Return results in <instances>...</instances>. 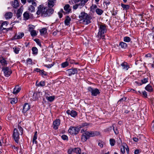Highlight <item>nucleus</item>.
Here are the masks:
<instances>
[{
  "instance_id": "nucleus-1",
  "label": "nucleus",
  "mask_w": 154,
  "mask_h": 154,
  "mask_svg": "<svg viewBox=\"0 0 154 154\" xmlns=\"http://www.w3.org/2000/svg\"><path fill=\"white\" fill-rule=\"evenodd\" d=\"M54 12L53 8H49L48 7H40L37 11L36 14L38 15H40L43 17H47L51 15Z\"/></svg>"
},
{
  "instance_id": "nucleus-2",
  "label": "nucleus",
  "mask_w": 154,
  "mask_h": 154,
  "mask_svg": "<svg viewBox=\"0 0 154 154\" xmlns=\"http://www.w3.org/2000/svg\"><path fill=\"white\" fill-rule=\"evenodd\" d=\"M79 18L82 21V23L85 25H88L91 23L92 17L84 12H81L79 15Z\"/></svg>"
},
{
  "instance_id": "nucleus-3",
  "label": "nucleus",
  "mask_w": 154,
  "mask_h": 154,
  "mask_svg": "<svg viewBox=\"0 0 154 154\" xmlns=\"http://www.w3.org/2000/svg\"><path fill=\"white\" fill-rule=\"evenodd\" d=\"M18 129L20 131V134L22 135L23 133V129L20 126L18 127ZM18 129L15 128L14 129L12 137L16 143H18L19 139V134Z\"/></svg>"
},
{
  "instance_id": "nucleus-4",
  "label": "nucleus",
  "mask_w": 154,
  "mask_h": 154,
  "mask_svg": "<svg viewBox=\"0 0 154 154\" xmlns=\"http://www.w3.org/2000/svg\"><path fill=\"white\" fill-rule=\"evenodd\" d=\"M88 0H72L76 4L73 6V9L76 10L79 8L80 9L83 7Z\"/></svg>"
},
{
  "instance_id": "nucleus-5",
  "label": "nucleus",
  "mask_w": 154,
  "mask_h": 154,
  "mask_svg": "<svg viewBox=\"0 0 154 154\" xmlns=\"http://www.w3.org/2000/svg\"><path fill=\"white\" fill-rule=\"evenodd\" d=\"M99 32L98 33V36L99 38L103 39L104 38V34L107 31L106 25L104 24L101 23L99 25Z\"/></svg>"
},
{
  "instance_id": "nucleus-6",
  "label": "nucleus",
  "mask_w": 154,
  "mask_h": 154,
  "mask_svg": "<svg viewBox=\"0 0 154 154\" xmlns=\"http://www.w3.org/2000/svg\"><path fill=\"white\" fill-rule=\"evenodd\" d=\"M80 130L77 127H71L68 130L69 133L71 135H74L77 134Z\"/></svg>"
},
{
  "instance_id": "nucleus-7",
  "label": "nucleus",
  "mask_w": 154,
  "mask_h": 154,
  "mask_svg": "<svg viewBox=\"0 0 154 154\" xmlns=\"http://www.w3.org/2000/svg\"><path fill=\"white\" fill-rule=\"evenodd\" d=\"M88 89V91L91 93V95L93 96H96L100 93L99 90L97 88L94 89L91 87H89Z\"/></svg>"
},
{
  "instance_id": "nucleus-8",
  "label": "nucleus",
  "mask_w": 154,
  "mask_h": 154,
  "mask_svg": "<svg viewBox=\"0 0 154 154\" xmlns=\"http://www.w3.org/2000/svg\"><path fill=\"white\" fill-rule=\"evenodd\" d=\"M2 71L4 73L5 76L6 77L9 76L12 73V71L11 70L7 67L2 68Z\"/></svg>"
},
{
  "instance_id": "nucleus-9",
  "label": "nucleus",
  "mask_w": 154,
  "mask_h": 154,
  "mask_svg": "<svg viewBox=\"0 0 154 154\" xmlns=\"http://www.w3.org/2000/svg\"><path fill=\"white\" fill-rule=\"evenodd\" d=\"M85 135H87L89 138L91 137H94L96 136H98L100 134L99 132L97 131H85Z\"/></svg>"
},
{
  "instance_id": "nucleus-10",
  "label": "nucleus",
  "mask_w": 154,
  "mask_h": 154,
  "mask_svg": "<svg viewBox=\"0 0 154 154\" xmlns=\"http://www.w3.org/2000/svg\"><path fill=\"white\" fill-rule=\"evenodd\" d=\"M66 71L68 72L69 76H71L72 75L77 74L78 72L77 69L75 68H72V69H68L66 70Z\"/></svg>"
},
{
  "instance_id": "nucleus-11",
  "label": "nucleus",
  "mask_w": 154,
  "mask_h": 154,
  "mask_svg": "<svg viewBox=\"0 0 154 154\" xmlns=\"http://www.w3.org/2000/svg\"><path fill=\"white\" fill-rule=\"evenodd\" d=\"M8 25L7 22L6 21L3 22L1 24V29L2 30L6 29L7 31L11 30L12 28H6V27Z\"/></svg>"
},
{
  "instance_id": "nucleus-12",
  "label": "nucleus",
  "mask_w": 154,
  "mask_h": 154,
  "mask_svg": "<svg viewBox=\"0 0 154 154\" xmlns=\"http://www.w3.org/2000/svg\"><path fill=\"white\" fill-rule=\"evenodd\" d=\"M56 0H48V6L50 8H52L54 5Z\"/></svg>"
},
{
  "instance_id": "nucleus-13",
  "label": "nucleus",
  "mask_w": 154,
  "mask_h": 154,
  "mask_svg": "<svg viewBox=\"0 0 154 154\" xmlns=\"http://www.w3.org/2000/svg\"><path fill=\"white\" fill-rule=\"evenodd\" d=\"M30 108V106L28 103H25L23 106L22 112L25 113Z\"/></svg>"
},
{
  "instance_id": "nucleus-14",
  "label": "nucleus",
  "mask_w": 154,
  "mask_h": 154,
  "mask_svg": "<svg viewBox=\"0 0 154 154\" xmlns=\"http://www.w3.org/2000/svg\"><path fill=\"white\" fill-rule=\"evenodd\" d=\"M66 112L68 115H70L71 116L73 117H75L77 115L76 112L73 110L70 111L69 110L66 111Z\"/></svg>"
},
{
  "instance_id": "nucleus-15",
  "label": "nucleus",
  "mask_w": 154,
  "mask_h": 154,
  "mask_svg": "<svg viewBox=\"0 0 154 154\" xmlns=\"http://www.w3.org/2000/svg\"><path fill=\"white\" fill-rule=\"evenodd\" d=\"M60 124V121L59 119H56L53 122V125H54V128L55 129H58V126Z\"/></svg>"
},
{
  "instance_id": "nucleus-16",
  "label": "nucleus",
  "mask_w": 154,
  "mask_h": 154,
  "mask_svg": "<svg viewBox=\"0 0 154 154\" xmlns=\"http://www.w3.org/2000/svg\"><path fill=\"white\" fill-rule=\"evenodd\" d=\"M24 35L23 32H19L16 33L14 37L15 39H19L21 38Z\"/></svg>"
},
{
  "instance_id": "nucleus-17",
  "label": "nucleus",
  "mask_w": 154,
  "mask_h": 154,
  "mask_svg": "<svg viewBox=\"0 0 154 154\" xmlns=\"http://www.w3.org/2000/svg\"><path fill=\"white\" fill-rule=\"evenodd\" d=\"M121 65L123 69H125L127 70H128L129 68V66L128 63L126 62H124L122 63L121 64Z\"/></svg>"
},
{
  "instance_id": "nucleus-18",
  "label": "nucleus",
  "mask_w": 154,
  "mask_h": 154,
  "mask_svg": "<svg viewBox=\"0 0 154 154\" xmlns=\"http://www.w3.org/2000/svg\"><path fill=\"white\" fill-rule=\"evenodd\" d=\"M145 89L149 92H152L153 91V89L152 86L149 84L147 85L145 88Z\"/></svg>"
},
{
  "instance_id": "nucleus-19",
  "label": "nucleus",
  "mask_w": 154,
  "mask_h": 154,
  "mask_svg": "<svg viewBox=\"0 0 154 154\" xmlns=\"http://www.w3.org/2000/svg\"><path fill=\"white\" fill-rule=\"evenodd\" d=\"M64 9L66 12L68 13H70L71 11L70 5L69 4L66 5L64 7Z\"/></svg>"
},
{
  "instance_id": "nucleus-20",
  "label": "nucleus",
  "mask_w": 154,
  "mask_h": 154,
  "mask_svg": "<svg viewBox=\"0 0 154 154\" xmlns=\"http://www.w3.org/2000/svg\"><path fill=\"white\" fill-rule=\"evenodd\" d=\"M127 147H125L124 146H122L121 148V151L122 153H124L125 152V150H126V152L128 153H129V150L127 145Z\"/></svg>"
},
{
  "instance_id": "nucleus-21",
  "label": "nucleus",
  "mask_w": 154,
  "mask_h": 154,
  "mask_svg": "<svg viewBox=\"0 0 154 154\" xmlns=\"http://www.w3.org/2000/svg\"><path fill=\"white\" fill-rule=\"evenodd\" d=\"M21 90V88L18 85H17L14 88L13 93L15 94L18 93Z\"/></svg>"
},
{
  "instance_id": "nucleus-22",
  "label": "nucleus",
  "mask_w": 154,
  "mask_h": 154,
  "mask_svg": "<svg viewBox=\"0 0 154 154\" xmlns=\"http://www.w3.org/2000/svg\"><path fill=\"white\" fill-rule=\"evenodd\" d=\"M85 131L82 135L81 140L83 142H85L89 138L88 136L85 135Z\"/></svg>"
},
{
  "instance_id": "nucleus-23",
  "label": "nucleus",
  "mask_w": 154,
  "mask_h": 154,
  "mask_svg": "<svg viewBox=\"0 0 154 154\" xmlns=\"http://www.w3.org/2000/svg\"><path fill=\"white\" fill-rule=\"evenodd\" d=\"M71 20V18L69 16H67L64 21V23L66 25L68 26L70 23V22Z\"/></svg>"
},
{
  "instance_id": "nucleus-24",
  "label": "nucleus",
  "mask_w": 154,
  "mask_h": 154,
  "mask_svg": "<svg viewBox=\"0 0 154 154\" xmlns=\"http://www.w3.org/2000/svg\"><path fill=\"white\" fill-rule=\"evenodd\" d=\"M23 16L25 20H27L29 18V14L27 11L25 12L23 14Z\"/></svg>"
},
{
  "instance_id": "nucleus-25",
  "label": "nucleus",
  "mask_w": 154,
  "mask_h": 154,
  "mask_svg": "<svg viewBox=\"0 0 154 154\" xmlns=\"http://www.w3.org/2000/svg\"><path fill=\"white\" fill-rule=\"evenodd\" d=\"M13 16V13L10 12L6 13L5 15V17L7 19H10Z\"/></svg>"
},
{
  "instance_id": "nucleus-26",
  "label": "nucleus",
  "mask_w": 154,
  "mask_h": 154,
  "mask_svg": "<svg viewBox=\"0 0 154 154\" xmlns=\"http://www.w3.org/2000/svg\"><path fill=\"white\" fill-rule=\"evenodd\" d=\"M119 46H120L122 48L124 49H125L127 47V44L122 42H120Z\"/></svg>"
},
{
  "instance_id": "nucleus-27",
  "label": "nucleus",
  "mask_w": 154,
  "mask_h": 154,
  "mask_svg": "<svg viewBox=\"0 0 154 154\" xmlns=\"http://www.w3.org/2000/svg\"><path fill=\"white\" fill-rule=\"evenodd\" d=\"M10 101L12 104H15L17 102V99L16 97L11 98L10 99Z\"/></svg>"
},
{
  "instance_id": "nucleus-28",
  "label": "nucleus",
  "mask_w": 154,
  "mask_h": 154,
  "mask_svg": "<svg viewBox=\"0 0 154 154\" xmlns=\"http://www.w3.org/2000/svg\"><path fill=\"white\" fill-rule=\"evenodd\" d=\"M0 63L3 66H7L8 63L7 61L4 58L1 60Z\"/></svg>"
},
{
  "instance_id": "nucleus-29",
  "label": "nucleus",
  "mask_w": 154,
  "mask_h": 154,
  "mask_svg": "<svg viewBox=\"0 0 154 154\" xmlns=\"http://www.w3.org/2000/svg\"><path fill=\"white\" fill-rule=\"evenodd\" d=\"M19 5V2L17 0H14V2L13 4V6L14 8H16Z\"/></svg>"
},
{
  "instance_id": "nucleus-30",
  "label": "nucleus",
  "mask_w": 154,
  "mask_h": 154,
  "mask_svg": "<svg viewBox=\"0 0 154 154\" xmlns=\"http://www.w3.org/2000/svg\"><path fill=\"white\" fill-rule=\"evenodd\" d=\"M40 32L41 35H44L47 32V29L45 28H43L40 29Z\"/></svg>"
},
{
  "instance_id": "nucleus-31",
  "label": "nucleus",
  "mask_w": 154,
  "mask_h": 154,
  "mask_svg": "<svg viewBox=\"0 0 154 154\" xmlns=\"http://www.w3.org/2000/svg\"><path fill=\"white\" fill-rule=\"evenodd\" d=\"M22 11H23L21 9H19L17 10L16 14L17 17V18H19L20 17L22 14Z\"/></svg>"
},
{
  "instance_id": "nucleus-32",
  "label": "nucleus",
  "mask_w": 154,
  "mask_h": 154,
  "mask_svg": "<svg viewBox=\"0 0 154 154\" xmlns=\"http://www.w3.org/2000/svg\"><path fill=\"white\" fill-rule=\"evenodd\" d=\"M74 152L76 153L77 154H82L81 149L79 148H76L74 149Z\"/></svg>"
},
{
  "instance_id": "nucleus-33",
  "label": "nucleus",
  "mask_w": 154,
  "mask_h": 154,
  "mask_svg": "<svg viewBox=\"0 0 154 154\" xmlns=\"http://www.w3.org/2000/svg\"><path fill=\"white\" fill-rule=\"evenodd\" d=\"M96 13L99 15H101L103 13V11L99 8H97L96 9Z\"/></svg>"
},
{
  "instance_id": "nucleus-34",
  "label": "nucleus",
  "mask_w": 154,
  "mask_h": 154,
  "mask_svg": "<svg viewBox=\"0 0 154 154\" xmlns=\"http://www.w3.org/2000/svg\"><path fill=\"white\" fill-rule=\"evenodd\" d=\"M32 50L33 54L36 55L38 54V49L36 47H33L32 48Z\"/></svg>"
},
{
  "instance_id": "nucleus-35",
  "label": "nucleus",
  "mask_w": 154,
  "mask_h": 154,
  "mask_svg": "<svg viewBox=\"0 0 154 154\" xmlns=\"http://www.w3.org/2000/svg\"><path fill=\"white\" fill-rule=\"evenodd\" d=\"M36 6L34 5H31L29 7L28 10L31 12H34L35 11V7Z\"/></svg>"
},
{
  "instance_id": "nucleus-36",
  "label": "nucleus",
  "mask_w": 154,
  "mask_h": 154,
  "mask_svg": "<svg viewBox=\"0 0 154 154\" xmlns=\"http://www.w3.org/2000/svg\"><path fill=\"white\" fill-rule=\"evenodd\" d=\"M46 99L50 102L53 101L55 99V96H54L47 97H46Z\"/></svg>"
},
{
  "instance_id": "nucleus-37",
  "label": "nucleus",
  "mask_w": 154,
  "mask_h": 154,
  "mask_svg": "<svg viewBox=\"0 0 154 154\" xmlns=\"http://www.w3.org/2000/svg\"><path fill=\"white\" fill-rule=\"evenodd\" d=\"M97 6L95 4H92L90 7V11L93 12H94L95 9L97 8Z\"/></svg>"
},
{
  "instance_id": "nucleus-38",
  "label": "nucleus",
  "mask_w": 154,
  "mask_h": 154,
  "mask_svg": "<svg viewBox=\"0 0 154 154\" xmlns=\"http://www.w3.org/2000/svg\"><path fill=\"white\" fill-rule=\"evenodd\" d=\"M148 77L144 78L143 79L141 80V82L142 85L143 84H146L148 82Z\"/></svg>"
},
{
  "instance_id": "nucleus-39",
  "label": "nucleus",
  "mask_w": 154,
  "mask_h": 154,
  "mask_svg": "<svg viewBox=\"0 0 154 154\" xmlns=\"http://www.w3.org/2000/svg\"><path fill=\"white\" fill-rule=\"evenodd\" d=\"M121 6L124 10H127L129 8V6L128 5H124L123 4H121Z\"/></svg>"
},
{
  "instance_id": "nucleus-40",
  "label": "nucleus",
  "mask_w": 154,
  "mask_h": 154,
  "mask_svg": "<svg viewBox=\"0 0 154 154\" xmlns=\"http://www.w3.org/2000/svg\"><path fill=\"white\" fill-rule=\"evenodd\" d=\"M131 40V38L128 36H125L123 38L124 41L125 42H130Z\"/></svg>"
},
{
  "instance_id": "nucleus-41",
  "label": "nucleus",
  "mask_w": 154,
  "mask_h": 154,
  "mask_svg": "<svg viewBox=\"0 0 154 154\" xmlns=\"http://www.w3.org/2000/svg\"><path fill=\"white\" fill-rule=\"evenodd\" d=\"M30 32L31 35L32 37H34L37 35L36 32L35 30H31Z\"/></svg>"
},
{
  "instance_id": "nucleus-42",
  "label": "nucleus",
  "mask_w": 154,
  "mask_h": 154,
  "mask_svg": "<svg viewBox=\"0 0 154 154\" xmlns=\"http://www.w3.org/2000/svg\"><path fill=\"white\" fill-rule=\"evenodd\" d=\"M110 144L112 146H114L115 144V140L112 138H111L109 140Z\"/></svg>"
},
{
  "instance_id": "nucleus-43",
  "label": "nucleus",
  "mask_w": 154,
  "mask_h": 154,
  "mask_svg": "<svg viewBox=\"0 0 154 154\" xmlns=\"http://www.w3.org/2000/svg\"><path fill=\"white\" fill-rule=\"evenodd\" d=\"M45 85V83L44 81H41L38 84H37V86H44Z\"/></svg>"
},
{
  "instance_id": "nucleus-44",
  "label": "nucleus",
  "mask_w": 154,
  "mask_h": 154,
  "mask_svg": "<svg viewBox=\"0 0 154 154\" xmlns=\"http://www.w3.org/2000/svg\"><path fill=\"white\" fill-rule=\"evenodd\" d=\"M61 65L63 68H65L68 66L69 63L67 62L66 61L62 63Z\"/></svg>"
},
{
  "instance_id": "nucleus-45",
  "label": "nucleus",
  "mask_w": 154,
  "mask_h": 154,
  "mask_svg": "<svg viewBox=\"0 0 154 154\" xmlns=\"http://www.w3.org/2000/svg\"><path fill=\"white\" fill-rule=\"evenodd\" d=\"M37 139V135L34 134L33 139V143L36 144L37 143L36 140Z\"/></svg>"
},
{
  "instance_id": "nucleus-46",
  "label": "nucleus",
  "mask_w": 154,
  "mask_h": 154,
  "mask_svg": "<svg viewBox=\"0 0 154 154\" xmlns=\"http://www.w3.org/2000/svg\"><path fill=\"white\" fill-rule=\"evenodd\" d=\"M35 0H27L29 3H32V5L34 6H36V4L35 2Z\"/></svg>"
},
{
  "instance_id": "nucleus-47",
  "label": "nucleus",
  "mask_w": 154,
  "mask_h": 154,
  "mask_svg": "<svg viewBox=\"0 0 154 154\" xmlns=\"http://www.w3.org/2000/svg\"><path fill=\"white\" fill-rule=\"evenodd\" d=\"M13 49L14 52L16 54H18L20 50V48H13Z\"/></svg>"
},
{
  "instance_id": "nucleus-48",
  "label": "nucleus",
  "mask_w": 154,
  "mask_h": 154,
  "mask_svg": "<svg viewBox=\"0 0 154 154\" xmlns=\"http://www.w3.org/2000/svg\"><path fill=\"white\" fill-rule=\"evenodd\" d=\"M40 73L42 76H46L47 75V73L46 72H45L43 70H41Z\"/></svg>"
},
{
  "instance_id": "nucleus-49",
  "label": "nucleus",
  "mask_w": 154,
  "mask_h": 154,
  "mask_svg": "<svg viewBox=\"0 0 154 154\" xmlns=\"http://www.w3.org/2000/svg\"><path fill=\"white\" fill-rule=\"evenodd\" d=\"M26 63L27 64H31L32 63V60L30 58H28L26 60Z\"/></svg>"
},
{
  "instance_id": "nucleus-50",
  "label": "nucleus",
  "mask_w": 154,
  "mask_h": 154,
  "mask_svg": "<svg viewBox=\"0 0 154 154\" xmlns=\"http://www.w3.org/2000/svg\"><path fill=\"white\" fill-rule=\"evenodd\" d=\"M62 138L64 140H68V137L65 135H63L61 136Z\"/></svg>"
},
{
  "instance_id": "nucleus-51",
  "label": "nucleus",
  "mask_w": 154,
  "mask_h": 154,
  "mask_svg": "<svg viewBox=\"0 0 154 154\" xmlns=\"http://www.w3.org/2000/svg\"><path fill=\"white\" fill-rule=\"evenodd\" d=\"M126 99V97H124L122 98L121 99H120L118 102H121L123 101H125Z\"/></svg>"
},
{
  "instance_id": "nucleus-52",
  "label": "nucleus",
  "mask_w": 154,
  "mask_h": 154,
  "mask_svg": "<svg viewBox=\"0 0 154 154\" xmlns=\"http://www.w3.org/2000/svg\"><path fill=\"white\" fill-rule=\"evenodd\" d=\"M142 93L144 97H147V93L145 91H143Z\"/></svg>"
},
{
  "instance_id": "nucleus-53",
  "label": "nucleus",
  "mask_w": 154,
  "mask_h": 154,
  "mask_svg": "<svg viewBox=\"0 0 154 154\" xmlns=\"http://www.w3.org/2000/svg\"><path fill=\"white\" fill-rule=\"evenodd\" d=\"M117 143L119 145H121L122 144V140L120 138H119L118 140Z\"/></svg>"
},
{
  "instance_id": "nucleus-54",
  "label": "nucleus",
  "mask_w": 154,
  "mask_h": 154,
  "mask_svg": "<svg viewBox=\"0 0 154 154\" xmlns=\"http://www.w3.org/2000/svg\"><path fill=\"white\" fill-rule=\"evenodd\" d=\"M44 66L48 68H50L53 66V65L52 64L48 65L45 64L44 65Z\"/></svg>"
},
{
  "instance_id": "nucleus-55",
  "label": "nucleus",
  "mask_w": 154,
  "mask_h": 154,
  "mask_svg": "<svg viewBox=\"0 0 154 154\" xmlns=\"http://www.w3.org/2000/svg\"><path fill=\"white\" fill-rule=\"evenodd\" d=\"M73 152H74V149H70L68 150V154H71Z\"/></svg>"
},
{
  "instance_id": "nucleus-56",
  "label": "nucleus",
  "mask_w": 154,
  "mask_h": 154,
  "mask_svg": "<svg viewBox=\"0 0 154 154\" xmlns=\"http://www.w3.org/2000/svg\"><path fill=\"white\" fill-rule=\"evenodd\" d=\"M112 127H113V130H114V131L115 134H117L119 133V131H118V130H117V128L116 129H114V128L113 126H112Z\"/></svg>"
},
{
  "instance_id": "nucleus-57",
  "label": "nucleus",
  "mask_w": 154,
  "mask_h": 154,
  "mask_svg": "<svg viewBox=\"0 0 154 154\" xmlns=\"http://www.w3.org/2000/svg\"><path fill=\"white\" fill-rule=\"evenodd\" d=\"M135 83L138 85H142L141 82H140L139 81H135Z\"/></svg>"
},
{
  "instance_id": "nucleus-58",
  "label": "nucleus",
  "mask_w": 154,
  "mask_h": 154,
  "mask_svg": "<svg viewBox=\"0 0 154 154\" xmlns=\"http://www.w3.org/2000/svg\"><path fill=\"white\" fill-rule=\"evenodd\" d=\"M33 30V28L32 26H29V31L30 32L31 30Z\"/></svg>"
},
{
  "instance_id": "nucleus-59",
  "label": "nucleus",
  "mask_w": 154,
  "mask_h": 154,
  "mask_svg": "<svg viewBox=\"0 0 154 154\" xmlns=\"http://www.w3.org/2000/svg\"><path fill=\"white\" fill-rule=\"evenodd\" d=\"M58 14L59 16V17L60 18H61L63 16V14L62 13H61L60 12H58Z\"/></svg>"
},
{
  "instance_id": "nucleus-60",
  "label": "nucleus",
  "mask_w": 154,
  "mask_h": 154,
  "mask_svg": "<svg viewBox=\"0 0 154 154\" xmlns=\"http://www.w3.org/2000/svg\"><path fill=\"white\" fill-rule=\"evenodd\" d=\"M139 150L138 149H136L134 151V154H139Z\"/></svg>"
},
{
  "instance_id": "nucleus-61",
  "label": "nucleus",
  "mask_w": 154,
  "mask_h": 154,
  "mask_svg": "<svg viewBox=\"0 0 154 154\" xmlns=\"http://www.w3.org/2000/svg\"><path fill=\"white\" fill-rule=\"evenodd\" d=\"M133 140L135 142H137L138 141V139L136 137L133 138Z\"/></svg>"
},
{
  "instance_id": "nucleus-62",
  "label": "nucleus",
  "mask_w": 154,
  "mask_h": 154,
  "mask_svg": "<svg viewBox=\"0 0 154 154\" xmlns=\"http://www.w3.org/2000/svg\"><path fill=\"white\" fill-rule=\"evenodd\" d=\"M22 3L23 4H25L26 2V0H21Z\"/></svg>"
},
{
  "instance_id": "nucleus-63",
  "label": "nucleus",
  "mask_w": 154,
  "mask_h": 154,
  "mask_svg": "<svg viewBox=\"0 0 154 154\" xmlns=\"http://www.w3.org/2000/svg\"><path fill=\"white\" fill-rule=\"evenodd\" d=\"M152 129L153 131H154V121H153L152 122Z\"/></svg>"
},
{
  "instance_id": "nucleus-64",
  "label": "nucleus",
  "mask_w": 154,
  "mask_h": 154,
  "mask_svg": "<svg viewBox=\"0 0 154 154\" xmlns=\"http://www.w3.org/2000/svg\"><path fill=\"white\" fill-rule=\"evenodd\" d=\"M98 145L101 147H102L103 146V144L102 143H98Z\"/></svg>"
}]
</instances>
